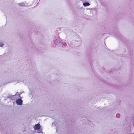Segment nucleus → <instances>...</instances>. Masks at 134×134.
<instances>
[{
    "instance_id": "f257e3e1",
    "label": "nucleus",
    "mask_w": 134,
    "mask_h": 134,
    "mask_svg": "<svg viewBox=\"0 0 134 134\" xmlns=\"http://www.w3.org/2000/svg\"><path fill=\"white\" fill-rule=\"evenodd\" d=\"M104 28L106 29V30L108 32L107 33L108 34H114L115 31L116 32L115 37L116 39L119 40L123 42H125V43L127 42V39L121 35L119 32H117V27H114L113 29V27L111 28H110V27H106V26H105Z\"/></svg>"
},
{
    "instance_id": "f03ea898",
    "label": "nucleus",
    "mask_w": 134,
    "mask_h": 134,
    "mask_svg": "<svg viewBox=\"0 0 134 134\" xmlns=\"http://www.w3.org/2000/svg\"><path fill=\"white\" fill-rule=\"evenodd\" d=\"M52 46L54 47H55L56 46H62L63 48H65L66 47V43L62 42L60 39L57 36H55L53 42H52Z\"/></svg>"
},
{
    "instance_id": "7ed1b4c3",
    "label": "nucleus",
    "mask_w": 134,
    "mask_h": 134,
    "mask_svg": "<svg viewBox=\"0 0 134 134\" xmlns=\"http://www.w3.org/2000/svg\"><path fill=\"white\" fill-rule=\"evenodd\" d=\"M41 126L40 125V124L39 123H38L36 124L34 126V129L36 130H40V131H39L38 132V133H43L42 131V129H41Z\"/></svg>"
},
{
    "instance_id": "20e7f679",
    "label": "nucleus",
    "mask_w": 134,
    "mask_h": 134,
    "mask_svg": "<svg viewBox=\"0 0 134 134\" xmlns=\"http://www.w3.org/2000/svg\"><path fill=\"white\" fill-rule=\"evenodd\" d=\"M81 40L79 41L76 40H74L73 41V42L74 44L76 47H77L80 46L81 45Z\"/></svg>"
},
{
    "instance_id": "39448f33",
    "label": "nucleus",
    "mask_w": 134,
    "mask_h": 134,
    "mask_svg": "<svg viewBox=\"0 0 134 134\" xmlns=\"http://www.w3.org/2000/svg\"><path fill=\"white\" fill-rule=\"evenodd\" d=\"M19 93L18 92H17L16 94L14 95H11L10 94H8V95L7 97L8 98L12 100H15L16 98L15 97V96L17 93Z\"/></svg>"
},
{
    "instance_id": "423d86ee",
    "label": "nucleus",
    "mask_w": 134,
    "mask_h": 134,
    "mask_svg": "<svg viewBox=\"0 0 134 134\" xmlns=\"http://www.w3.org/2000/svg\"><path fill=\"white\" fill-rule=\"evenodd\" d=\"M23 102L21 99L19 98L16 100V103L18 105H21L23 104Z\"/></svg>"
},
{
    "instance_id": "0eeeda50",
    "label": "nucleus",
    "mask_w": 134,
    "mask_h": 134,
    "mask_svg": "<svg viewBox=\"0 0 134 134\" xmlns=\"http://www.w3.org/2000/svg\"><path fill=\"white\" fill-rule=\"evenodd\" d=\"M83 5L84 7H87L90 5V4L88 2H85L83 3Z\"/></svg>"
},
{
    "instance_id": "6e6552de",
    "label": "nucleus",
    "mask_w": 134,
    "mask_h": 134,
    "mask_svg": "<svg viewBox=\"0 0 134 134\" xmlns=\"http://www.w3.org/2000/svg\"><path fill=\"white\" fill-rule=\"evenodd\" d=\"M18 5L20 6H21L22 7H24L25 6V4L24 3H18Z\"/></svg>"
},
{
    "instance_id": "1a4fd4ad",
    "label": "nucleus",
    "mask_w": 134,
    "mask_h": 134,
    "mask_svg": "<svg viewBox=\"0 0 134 134\" xmlns=\"http://www.w3.org/2000/svg\"><path fill=\"white\" fill-rule=\"evenodd\" d=\"M120 116V115L119 114H117L116 115V116L117 118H119Z\"/></svg>"
},
{
    "instance_id": "9d476101",
    "label": "nucleus",
    "mask_w": 134,
    "mask_h": 134,
    "mask_svg": "<svg viewBox=\"0 0 134 134\" xmlns=\"http://www.w3.org/2000/svg\"><path fill=\"white\" fill-rule=\"evenodd\" d=\"M4 45V44L2 42H0V47H2Z\"/></svg>"
},
{
    "instance_id": "9b49d317",
    "label": "nucleus",
    "mask_w": 134,
    "mask_h": 134,
    "mask_svg": "<svg viewBox=\"0 0 134 134\" xmlns=\"http://www.w3.org/2000/svg\"><path fill=\"white\" fill-rule=\"evenodd\" d=\"M130 56H133V57H134V54L133 53H130Z\"/></svg>"
},
{
    "instance_id": "f8f14e48",
    "label": "nucleus",
    "mask_w": 134,
    "mask_h": 134,
    "mask_svg": "<svg viewBox=\"0 0 134 134\" xmlns=\"http://www.w3.org/2000/svg\"><path fill=\"white\" fill-rule=\"evenodd\" d=\"M2 124L3 126L2 125H1V124H0V129H1V128H3V124Z\"/></svg>"
},
{
    "instance_id": "ddd939ff",
    "label": "nucleus",
    "mask_w": 134,
    "mask_h": 134,
    "mask_svg": "<svg viewBox=\"0 0 134 134\" xmlns=\"http://www.w3.org/2000/svg\"><path fill=\"white\" fill-rule=\"evenodd\" d=\"M5 130H3V131H1L2 134H6L5 133H4V131Z\"/></svg>"
},
{
    "instance_id": "4468645a",
    "label": "nucleus",
    "mask_w": 134,
    "mask_h": 134,
    "mask_svg": "<svg viewBox=\"0 0 134 134\" xmlns=\"http://www.w3.org/2000/svg\"><path fill=\"white\" fill-rule=\"evenodd\" d=\"M20 82H21V81H20L19 80H17V82L18 83H19Z\"/></svg>"
},
{
    "instance_id": "2eb2a0df",
    "label": "nucleus",
    "mask_w": 134,
    "mask_h": 134,
    "mask_svg": "<svg viewBox=\"0 0 134 134\" xmlns=\"http://www.w3.org/2000/svg\"><path fill=\"white\" fill-rule=\"evenodd\" d=\"M55 122H54L52 123V125H53V124H55Z\"/></svg>"
},
{
    "instance_id": "dca6fc26",
    "label": "nucleus",
    "mask_w": 134,
    "mask_h": 134,
    "mask_svg": "<svg viewBox=\"0 0 134 134\" xmlns=\"http://www.w3.org/2000/svg\"><path fill=\"white\" fill-rule=\"evenodd\" d=\"M20 94H18V95L19 96V97H20V98H21V97H20Z\"/></svg>"
},
{
    "instance_id": "f3484780",
    "label": "nucleus",
    "mask_w": 134,
    "mask_h": 134,
    "mask_svg": "<svg viewBox=\"0 0 134 134\" xmlns=\"http://www.w3.org/2000/svg\"><path fill=\"white\" fill-rule=\"evenodd\" d=\"M30 94H31V95H32V92H31L30 93Z\"/></svg>"
},
{
    "instance_id": "a211bd4d",
    "label": "nucleus",
    "mask_w": 134,
    "mask_h": 134,
    "mask_svg": "<svg viewBox=\"0 0 134 134\" xmlns=\"http://www.w3.org/2000/svg\"><path fill=\"white\" fill-rule=\"evenodd\" d=\"M104 35V34H102V36H103V35Z\"/></svg>"
},
{
    "instance_id": "6ab92c4d",
    "label": "nucleus",
    "mask_w": 134,
    "mask_h": 134,
    "mask_svg": "<svg viewBox=\"0 0 134 134\" xmlns=\"http://www.w3.org/2000/svg\"><path fill=\"white\" fill-rule=\"evenodd\" d=\"M126 51V50L125 49H124V52H125Z\"/></svg>"
},
{
    "instance_id": "aec40b11",
    "label": "nucleus",
    "mask_w": 134,
    "mask_h": 134,
    "mask_svg": "<svg viewBox=\"0 0 134 134\" xmlns=\"http://www.w3.org/2000/svg\"><path fill=\"white\" fill-rule=\"evenodd\" d=\"M23 93H24V91H23Z\"/></svg>"
},
{
    "instance_id": "412c9836",
    "label": "nucleus",
    "mask_w": 134,
    "mask_h": 134,
    "mask_svg": "<svg viewBox=\"0 0 134 134\" xmlns=\"http://www.w3.org/2000/svg\"><path fill=\"white\" fill-rule=\"evenodd\" d=\"M25 131V130H24V131Z\"/></svg>"
}]
</instances>
